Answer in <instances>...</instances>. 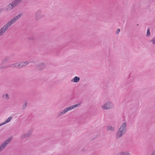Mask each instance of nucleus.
<instances>
[{
  "mask_svg": "<svg viewBox=\"0 0 155 155\" xmlns=\"http://www.w3.org/2000/svg\"><path fill=\"white\" fill-rule=\"evenodd\" d=\"M21 0H15L12 2L15 7L18 5L21 2Z\"/></svg>",
  "mask_w": 155,
  "mask_h": 155,
  "instance_id": "10",
  "label": "nucleus"
},
{
  "mask_svg": "<svg viewBox=\"0 0 155 155\" xmlns=\"http://www.w3.org/2000/svg\"><path fill=\"white\" fill-rule=\"evenodd\" d=\"M26 137H29L28 136H27V135L26 134V133H25L23 134H22L21 136V138L22 140L24 139Z\"/></svg>",
  "mask_w": 155,
  "mask_h": 155,
  "instance_id": "16",
  "label": "nucleus"
},
{
  "mask_svg": "<svg viewBox=\"0 0 155 155\" xmlns=\"http://www.w3.org/2000/svg\"><path fill=\"white\" fill-rule=\"evenodd\" d=\"M44 16V14L41 12V9H39L35 12V18L36 20L38 21L43 18Z\"/></svg>",
  "mask_w": 155,
  "mask_h": 155,
  "instance_id": "4",
  "label": "nucleus"
},
{
  "mask_svg": "<svg viewBox=\"0 0 155 155\" xmlns=\"http://www.w3.org/2000/svg\"><path fill=\"white\" fill-rule=\"evenodd\" d=\"M29 63H31L32 64H34V62H28V61H22V62H19V68L25 67Z\"/></svg>",
  "mask_w": 155,
  "mask_h": 155,
  "instance_id": "7",
  "label": "nucleus"
},
{
  "mask_svg": "<svg viewBox=\"0 0 155 155\" xmlns=\"http://www.w3.org/2000/svg\"><path fill=\"white\" fill-rule=\"evenodd\" d=\"M2 97L4 99L8 100L9 98V96L8 94H3L2 95Z\"/></svg>",
  "mask_w": 155,
  "mask_h": 155,
  "instance_id": "14",
  "label": "nucleus"
},
{
  "mask_svg": "<svg viewBox=\"0 0 155 155\" xmlns=\"http://www.w3.org/2000/svg\"><path fill=\"white\" fill-rule=\"evenodd\" d=\"M19 62L16 63L14 64H12L10 65V67H18L19 68Z\"/></svg>",
  "mask_w": 155,
  "mask_h": 155,
  "instance_id": "15",
  "label": "nucleus"
},
{
  "mask_svg": "<svg viewBox=\"0 0 155 155\" xmlns=\"http://www.w3.org/2000/svg\"><path fill=\"white\" fill-rule=\"evenodd\" d=\"M28 39L30 41H33L34 40V38L33 37H29Z\"/></svg>",
  "mask_w": 155,
  "mask_h": 155,
  "instance_id": "21",
  "label": "nucleus"
},
{
  "mask_svg": "<svg viewBox=\"0 0 155 155\" xmlns=\"http://www.w3.org/2000/svg\"><path fill=\"white\" fill-rule=\"evenodd\" d=\"M32 133V130H30L28 131L27 132L26 134L27 135V136H28V137H30V136L31 135V133Z\"/></svg>",
  "mask_w": 155,
  "mask_h": 155,
  "instance_id": "17",
  "label": "nucleus"
},
{
  "mask_svg": "<svg viewBox=\"0 0 155 155\" xmlns=\"http://www.w3.org/2000/svg\"><path fill=\"white\" fill-rule=\"evenodd\" d=\"M45 64L44 63H41L38 64L37 67H36V68L37 69L40 70L41 71L43 69H45Z\"/></svg>",
  "mask_w": 155,
  "mask_h": 155,
  "instance_id": "6",
  "label": "nucleus"
},
{
  "mask_svg": "<svg viewBox=\"0 0 155 155\" xmlns=\"http://www.w3.org/2000/svg\"><path fill=\"white\" fill-rule=\"evenodd\" d=\"M80 105V104H78L65 108L58 114L57 117H59L62 116L67 112L78 107Z\"/></svg>",
  "mask_w": 155,
  "mask_h": 155,
  "instance_id": "2",
  "label": "nucleus"
},
{
  "mask_svg": "<svg viewBox=\"0 0 155 155\" xmlns=\"http://www.w3.org/2000/svg\"><path fill=\"white\" fill-rule=\"evenodd\" d=\"M2 125H2V123L0 124V127Z\"/></svg>",
  "mask_w": 155,
  "mask_h": 155,
  "instance_id": "26",
  "label": "nucleus"
},
{
  "mask_svg": "<svg viewBox=\"0 0 155 155\" xmlns=\"http://www.w3.org/2000/svg\"><path fill=\"white\" fill-rule=\"evenodd\" d=\"M6 61V59H4V60H3V62H2V64H3L4 62H5Z\"/></svg>",
  "mask_w": 155,
  "mask_h": 155,
  "instance_id": "25",
  "label": "nucleus"
},
{
  "mask_svg": "<svg viewBox=\"0 0 155 155\" xmlns=\"http://www.w3.org/2000/svg\"><path fill=\"white\" fill-rule=\"evenodd\" d=\"M14 7V6L12 3L11 2L7 6V10L8 11L12 9Z\"/></svg>",
  "mask_w": 155,
  "mask_h": 155,
  "instance_id": "12",
  "label": "nucleus"
},
{
  "mask_svg": "<svg viewBox=\"0 0 155 155\" xmlns=\"http://www.w3.org/2000/svg\"><path fill=\"white\" fill-rule=\"evenodd\" d=\"M80 80V78L79 77L77 76H75L71 80V81L73 83H77Z\"/></svg>",
  "mask_w": 155,
  "mask_h": 155,
  "instance_id": "9",
  "label": "nucleus"
},
{
  "mask_svg": "<svg viewBox=\"0 0 155 155\" xmlns=\"http://www.w3.org/2000/svg\"><path fill=\"white\" fill-rule=\"evenodd\" d=\"M127 129V124L126 122L123 123L118 128L115 134L116 139H118L122 137L126 132Z\"/></svg>",
  "mask_w": 155,
  "mask_h": 155,
  "instance_id": "1",
  "label": "nucleus"
},
{
  "mask_svg": "<svg viewBox=\"0 0 155 155\" xmlns=\"http://www.w3.org/2000/svg\"><path fill=\"white\" fill-rule=\"evenodd\" d=\"M11 141V138H8L0 145V152L6 147Z\"/></svg>",
  "mask_w": 155,
  "mask_h": 155,
  "instance_id": "5",
  "label": "nucleus"
},
{
  "mask_svg": "<svg viewBox=\"0 0 155 155\" xmlns=\"http://www.w3.org/2000/svg\"><path fill=\"white\" fill-rule=\"evenodd\" d=\"M120 31V29L118 28L117 29V31H116V34H119V32Z\"/></svg>",
  "mask_w": 155,
  "mask_h": 155,
  "instance_id": "22",
  "label": "nucleus"
},
{
  "mask_svg": "<svg viewBox=\"0 0 155 155\" xmlns=\"http://www.w3.org/2000/svg\"><path fill=\"white\" fill-rule=\"evenodd\" d=\"M150 155H155V151H153Z\"/></svg>",
  "mask_w": 155,
  "mask_h": 155,
  "instance_id": "23",
  "label": "nucleus"
},
{
  "mask_svg": "<svg viewBox=\"0 0 155 155\" xmlns=\"http://www.w3.org/2000/svg\"><path fill=\"white\" fill-rule=\"evenodd\" d=\"M150 42L153 44H155V36L151 39Z\"/></svg>",
  "mask_w": 155,
  "mask_h": 155,
  "instance_id": "18",
  "label": "nucleus"
},
{
  "mask_svg": "<svg viewBox=\"0 0 155 155\" xmlns=\"http://www.w3.org/2000/svg\"><path fill=\"white\" fill-rule=\"evenodd\" d=\"M12 119V117L10 116L4 122L2 123V124L3 125L5 124L8 123L10 122V121Z\"/></svg>",
  "mask_w": 155,
  "mask_h": 155,
  "instance_id": "13",
  "label": "nucleus"
},
{
  "mask_svg": "<svg viewBox=\"0 0 155 155\" xmlns=\"http://www.w3.org/2000/svg\"><path fill=\"white\" fill-rule=\"evenodd\" d=\"M116 155H131V153L128 151H122L117 153Z\"/></svg>",
  "mask_w": 155,
  "mask_h": 155,
  "instance_id": "8",
  "label": "nucleus"
},
{
  "mask_svg": "<svg viewBox=\"0 0 155 155\" xmlns=\"http://www.w3.org/2000/svg\"><path fill=\"white\" fill-rule=\"evenodd\" d=\"M114 107V104L110 101H108L105 102L101 106V108L103 110H106L112 109Z\"/></svg>",
  "mask_w": 155,
  "mask_h": 155,
  "instance_id": "3",
  "label": "nucleus"
},
{
  "mask_svg": "<svg viewBox=\"0 0 155 155\" xmlns=\"http://www.w3.org/2000/svg\"><path fill=\"white\" fill-rule=\"evenodd\" d=\"M6 68V67H5L2 66V67H0V69H4V68Z\"/></svg>",
  "mask_w": 155,
  "mask_h": 155,
  "instance_id": "24",
  "label": "nucleus"
},
{
  "mask_svg": "<svg viewBox=\"0 0 155 155\" xmlns=\"http://www.w3.org/2000/svg\"><path fill=\"white\" fill-rule=\"evenodd\" d=\"M106 129L108 131L110 130L113 131L115 130V128L114 127L108 125L107 126Z\"/></svg>",
  "mask_w": 155,
  "mask_h": 155,
  "instance_id": "11",
  "label": "nucleus"
},
{
  "mask_svg": "<svg viewBox=\"0 0 155 155\" xmlns=\"http://www.w3.org/2000/svg\"><path fill=\"white\" fill-rule=\"evenodd\" d=\"M150 32L149 30V29H148L147 31V34L146 35V36L147 37H148V36H150Z\"/></svg>",
  "mask_w": 155,
  "mask_h": 155,
  "instance_id": "20",
  "label": "nucleus"
},
{
  "mask_svg": "<svg viewBox=\"0 0 155 155\" xmlns=\"http://www.w3.org/2000/svg\"><path fill=\"white\" fill-rule=\"evenodd\" d=\"M27 106V103L25 102L24 104L23 105L22 108L23 109H25Z\"/></svg>",
  "mask_w": 155,
  "mask_h": 155,
  "instance_id": "19",
  "label": "nucleus"
}]
</instances>
